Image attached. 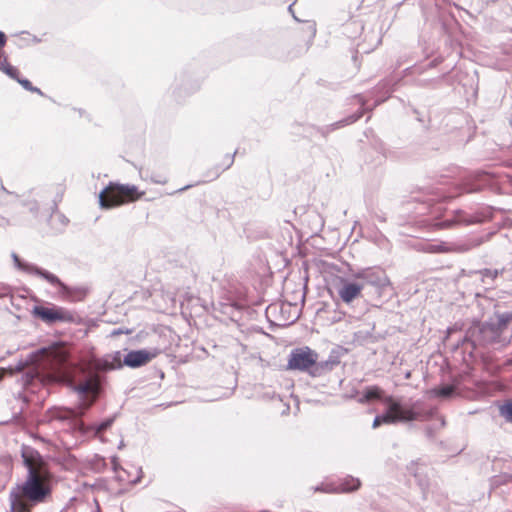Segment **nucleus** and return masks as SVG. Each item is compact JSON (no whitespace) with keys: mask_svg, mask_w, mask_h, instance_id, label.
Returning a JSON list of instances; mask_svg holds the SVG:
<instances>
[{"mask_svg":"<svg viewBox=\"0 0 512 512\" xmlns=\"http://www.w3.org/2000/svg\"><path fill=\"white\" fill-rule=\"evenodd\" d=\"M236 152H234L232 155L227 154L224 158V164L215 165L206 175L207 180L206 181H212L217 179L225 170L229 169L233 162H234V156Z\"/></svg>","mask_w":512,"mask_h":512,"instance_id":"obj_22","label":"nucleus"},{"mask_svg":"<svg viewBox=\"0 0 512 512\" xmlns=\"http://www.w3.org/2000/svg\"><path fill=\"white\" fill-rule=\"evenodd\" d=\"M137 197V187L135 185H130V201L136 199Z\"/></svg>","mask_w":512,"mask_h":512,"instance_id":"obj_36","label":"nucleus"},{"mask_svg":"<svg viewBox=\"0 0 512 512\" xmlns=\"http://www.w3.org/2000/svg\"><path fill=\"white\" fill-rule=\"evenodd\" d=\"M384 403L387 409L384 413L377 415L373 420V428L382 424H393L398 422L427 421L437 415L434 407L425 408L420 401L413 402L410 406L394 400L392 396H385Z\"/></svg>","mask_w":512,"mask_h":512,"instance_id":"obj_3","label":"nucleus"},{"mask_svg":"<svg viewBox=\"0 0 512 512\" xmlns=\"http://www.w3.org/2000/svg\"><path fill=\"white\" fill-rule=\"evenodd\" d=\"M374 147L384 157H388L389 151L386 148V145L381 140H376L374 143Z\"/></svg>","mask_w":512,"mask_h":512,"instance_id":"obj_32","label":"nucleus"},{"mask_svg":"<svg viewBox=\"0 0 512 512\" xmlns=\"http://www.w3.org/2000/svg\"><path fill=\"white\" fill-rule=\"evenodd\" d=\"M500 414L512 423V401H507L500 407Z\"/></svg>","mask_w":512,"mask_h":512,"instance_id":"obj_31","label":"nucleus"},{"mask_svg":"<svg viewBox=\"0 0 512 512\" xmlns=\"http://www.w3.org/2000/svg\"><path fill=\"white\" fill-rule=\"evenodd\" d=\"M86 368L91 371H106L114 369L113 363H109L103 359L92 358L87 364Z\"/></svg>","mask_w":512,"mask_h":512,"instance_id":"obj_25","label":"nucleus"},{"mask_svg":"<svg viewBox=\"0 0 512 512\" xmlns=\"http://www.w3.org/2000/svg\"><path fill=\"white\" fill-rule=\"evenodd\" d=\"M124 364L128 365V356L124 358Z\"/></svg>","mask_w":512,"mask_h":512,"instance_id":"obj_47","label":"nucleus"},{"mask_svg":"<svg viewBox=\"0 0 512 512\" xmlns=\"http://www.w3.org/2000/svg\"><path fill=\"white\" fill-rule=\"evenodd\" d=\"M406 469H407L408 474L412 475L415 478L423 495H425V493L429 487L427 466L418 460H416V461L413 460L407 465Z\"/></svg>","mask_w":512,"mask_h":512,"instance_id":"obj_14","label":"nucleus"},{"mask_svg":"<svg viewBox=\"0 0 512 512\" xmlns=\"http://www.w3.org/2000/svg\"><path fill=\"white\" fill-rule=\"evenodd\" d=\"M442 62V59L441 58H435L434 60H432L428 65L427 67L428 68H434L436 67L439 63Z\"/></svg>","mask_w":512,"mask_h":512,"instance_id":"obj_37","label":"nucleus"},{"mask_svg":"<svg viewBox=\"0 0 512 512\" xmlns=\"http://www.w3.org/2000/svg\"><path fill=\"white\" fill-rule=\"evenodd\" d=\"M99 376L97 373L90 374L87 379L77 384L76 389L84 396H92L89 405L95 400L99 391Z\"/></svg>","mask_w":512,"mask_h":512,"instance_id":"obj_17","label":"nucleus"},{"mask_svg":"<svg viewBox=\"0 0 512 512\" xmlns=\"http://www.w3.org/2000/svg\"><path fill=\"white\" fill-rule=\"evenodd\" d=\"M32 315L48 325L56 323L79 324L81 321L80 316L75 311L56 305L35 306Z\"/></svg>","mask_w":512,"mask_h":512,"instance_id":"obj_5","label":"nucleus"},{"mask_svg":"<svg viewBox=\"0 0 512 512\" xmlns=\"http://www.w3.org/2000/svg\"><path fill=\"white\" fill-rule=\"evenodd\" d=\"M128 198V187L109 184L99 195L100 205L104 208L118 206Z\"/></svg>","mask_w":512,"mask_h":512,"instance_id":"obj_11","label":"nucleus"},{"mask_svg":"<svg viewBox=\"0 0 512 512\" xmlns=\"http://www.w3.org/2000/svg\"><path fill=\"white\" fill-rule=\"evenodd\" d=\"M19 75H20V72H19V70L17 69V76H15V77H11V78H12V79H15L19 84H21V86H22L24 89H26V90H28V91H31V92H36V93L42 94V92L40 91V89H38V88L34 87V86L32 85V83H31L29 80H27V79H21V78L19 77Z\"/></svg>","mask_w":512,"mask_h":512,"instance_id":"obj_30","label":"nucleus"},{"mask_svg":"<svg viewBox=\"0 0 512 512\" xmlns=\"http://www.w3.org/2000/svg\"><path fill=\"white\" fill-rule=\"evenodd\" d=\"M351 277L359 280V283L373 286L377 289L379 294H382L388 287H391V282L384 269L374 266L358 269L351 272Z\"/></svg>","mask_w":512,"mask_h":512,"instance_id":"obj_7","label":"nucleus"},{"mask_svg":"<svg viewBox=\"0 0 512 512\" xmlns=\"http://www.w3.org/2000/svg\"><path fill=\"white\" fill-rule=\"evenodd\" d=\"M375 326L370 328L359 329L353 333V342L357 345L364 346L378 342L379 336L374 333Z\"/></svg>","mask_w":512,"mask_h":512,"instance_id":"obj_20","label":"nucleus"},{"mask_svg":"<svg viewBox=\"0 0 512 512\" xmlns=\"http://www.w3.org/2000/svg\"><path fill=\"white\" fill-rule=\"evenodd\" d=\"M383 390L378 386H368L363 391L362 396L358 399L360 403H366L372 400H382L384 402Z\"/></svg>","mask_w":512,"mask_h":512,"instance_id":"obj_24","label":"nucleus"},{"mask_svg":"<svg viewBox=\"0 0 512 512\" xmlns=\"http://www.w3.org/2000/svg\"><path fill=\"white\" fill-rule=\"evenodd\" d=\"M345 353L342 348L332 349L326 360L319 361L316 359L310 376L313 378H319L326 376L333 371L341 362V356Z\"/></svg>","mask_w":512,"mask_h":512,"instance_id":"obj_12","label":"nucleus"},{"mask_svg":"<svg viewBox=\"0 0 512 512\" xmlns=\"http://www.w3.org/2000/svg\"><path fill=\"white\" fill-rule=\"evenodd\" d=\"M512 320V312H495L486 321L474 320L465 331V335L455 345V349L469 344L472 350L500 343L502 334Z\"/></svg>","mask_w":512,"mask_h":512,"instance_id":"obj_2","label":"nucleus"},{"mask_svg":"<svg viewBox=\"0 0 512 512\" xmlns=\"http://www.w3.org/2000/svg\"><path fill=\"white\" fill-rule=\"evenodd\" d=\"M221 311L232 319L240 313L242 306L239 303H220Z\"/></svg>","mask_w":512,"mask_h":512,"instance_id":"obj_27","label":"nucleus"},{"mask_svg":"<svg viewBox=\"0 0 512 512\" xmlns=\"http://www.w3.org/2000/svg\"><path fill=\"white\" fill-rule=\"evenodd\" d=\"M190 187H191V185H186V186H184L183 188H180L178 191H179V192H182V191H184V190H186V189H188V188H190Z\"/></svg>","mask_w":512,"mask_h":512,"instance_id":"obj_46","label":"nucleus"},{"mask_svg":"<svg viewBox=\"0 0 512 512\" xmlns=\"http://www.w3.org/2000/svg\"><path fill=\"white\" fill-rule=\"evenodd\" d=\"M310 28H311V34H312V36H315V34H316V28H315V25H314V24H310Z\"/></svg>","mask_w":512,"mask_h":512,"instance_id":"obj_45","label":"nucleus"},{"mask_svg":"<svg viewBox=\"0 0 512 512\" xmlns=\"http://www.w3.org/2000/svg\"><path fill=\"white\" fill-rule=\"evenodd\" d=\"M199 87L200 83L197 80L192 79L185 73H181L175 78L174 93L178 92L181 94L184 91L186 94H190L197 91Z\"/></svg>","mask_w":512,"mask_h":512,"instance_id":"obj_19","label":"nucleus"},{"mask_svg":"<svg viewBox=\"0 0 512 512\" xmlns=\"http://www.w3.org/2000/svg\"><path fill=\"white\" fill-rule=\"evenodd\" d=\"M26 271L42 277L52 285L59 287L60 297L67 302H82L87 297L89 290L83 286L71 287L64 284L56 275L43 270L37 266H28Z\"/></svg>","mask_w":512,"mask_h":512,"instance_id":"obj_4","label":"nucleus"},{"mask_svg":"<svg viewBox=\"0 0 512 512\" xmlns=\"http://www.w3.org/2000/svg\"><path fill=\"white\" fill-rule=\"evenodd\" d=\"M440 421V427H444L446 425L445 418L443 416H438Z\"/></svg>","mask_w":512,"mask_h":512,"instance_id":"obj_43","label":"nucleus"},{"mask_svg":"<svg viewBox=\"0 0 512 512\" xmlns=\"http://www.w3.org/2000/svg\"><path fill=\"white\" fill-rule=\"evenodd\" d=\"M445 78V75H442L436 79H430V80H419L418 82V85L419 86H422V87H425V86H428V85H433V87H435L434 84L438 83L439 81L443 80Z\"/></svg>","mask_w":512,"mask_h":512,"instance_id":"obj_34","label":"nucleus"},{"mask_svg":"<svg viewBox=\"0 0 512 512\" xmlns=\"http://www.w3.org/2000/svg\"><path fill=\"white\" fill-rule=\"evenodd\" d=\"M364 283L344 281L338 290L339 297L344 303H351L360 296Z\"/></svg>","mask_w":512,"mask_h":512,"instance_id":"obj_16","label":"nucleus"},{"mask_svg":"<svg viewBox=\"0 0 512 512\" xmlns=\"http://www.w3.org/2000/svg\"><path fill=\"white\" fill-rule=\"evenodd\" d=\"M448 121H455L457 124H462L464 122V115L461 112L451 113L447 116Z\"/></svg>","mask_w":512,"mask_h":512,"instance_id":"obj_33","label":"nucleus"},{"mask_svg":"<svg viewBox=\"0 0 512 512\" xmlns=\"http://www.w3.org/2000/svg\"><path fill=\"white\" fill-rule=\"evenodd\" d=\"M318 353L308 346L294 348L288 356L287 369L305 372L310 376Z\"/></svg>","mask_w":512,"mask_h":512,"instance_id":"obj_8","label":"nucleus"},{"mask_svg":"<svg viewBox=\"0 0 512 512\" xmlns=\"http://www.w3.org/2000/svg\"><path fill=\"white\" fill-rule=\"evenodd\" d=\"M423 250L428 253H444L450 251V248L446 243H426L424 244Z\"/></svg>","mask_w":512,"mask_h":512,"instance_id":"obj_29","label":"nucleus"},{"mask_svg":"<svg viewBox=\"0 0 512 512\" xmlns=\"http://www.w3.org/2000/svg\"><path fill=\"white\" fill-rule=\"evenodd\" d=\"M7 43V37L4 32L0 31V71L9 77L17 76V68L11 65L5 55L3 48Z\"/></svg>","mask_w":512,"mask_h":512,"instance_id":"obj_21","label":"nucleus"},{"mask_svg":"<svg viewBox=\"0 0 512 512\" xmlns=\"http://www.w3.org/2000/svg\"><path fill=\"white\" fill-rule=\"evenodd\" d=\"M108 425H109V423H102V424L98 427L97 432H98V433H101L102 431H104V430L107 428V426H108Z\"/></svg>","mask_w":512,"mask_h":512,"instance_id":"obj_40","label":"nucleus"},{"mask_svg":"<svg viewBox=\"0 0 512 512\" xmlns=\"http://www.w3.org/2000/svg\"><path fill=\"white\" fill-rule=\"evenodd\" d=\"M433 396L440 398H450L456 393V386L452 384H445L439 387H434L430 390Z\"/></svg>","mask_w":512,"mask_h":512,"instance_id":"obj_26","label":"nucleus"},{"mask_svg":"<svg viewBox=\"0 0 512 512\" xmlns=\"http://www.w3.org/2000/svg\"><path fill=\"white\" fill-rule=\"evenodd\" d=\"M161 352L162 349L159 347L130 350V368H139L148 364L150 361L155 359Z\"/></svg>","mask_w":512,"mask_h":512,"instance_id":"obj_13","label":"nucleus"},{"mask_svg":"<svg viewBox=\"0 0 512 512\" xmlns=\"http://www.w3.org/2000/svg\"><path fill=\"white\" fill-rule=\"evenodd\" d=\"M425 431H426V435H427L429 438L433 437V430H432V428H431V427H427Z\"/></svg>","mask_w":512,"mask_h":512,"instance_id":"obj_42","label":"nucleus"},{"mask_svg":"<svg viewBox=\"0 0 512 512\" xmlns=\"http://www.w3.org/2000/svg\"><path fill=\"white\" fill-rule=\"evenodd\" d=\"M484 185L485 182L482 180V177L466 179L459 188V194L479 192Z\"/></svg>","mask_w":512,"mask_h":512,"instance_id":"obj_23","label":"nucleus"},{"mask_svg":"<svg viewBox=\"0 0 512 512\" xmlns=\"http://www.w3.org/2000/svg\"><path fill=\"white\" fill-rule=\"evenodd\" d=\"M470 249V246L467 245V244H463V245H460L459 248H458V251L460 252H465V251H468Z\"/></svg>","mask_w":512,"mask_h":512,"instance_id":"obj_39","label":"nucleus"},{"mask_svg":"<svg viewBox=\"0 0 512 512\" xmlns=\"http://www.w3.org/2000/svg\"><path fill=\"white\" fill-rule=\"evenodd\" d=\"M295 1L290 4L288 6V12L292 15V17L297 21V22H301V20L299 18L296 17L295 13H294V10H293V5H294Z\"/></svg>","mask_w":512,"mask_h":512,"instance_id":"obj_38","label":"nucleus"},{"mask_svg":"<svg viewBox=\"0 0 512 512\" xmlns=\"http://www.w3.org/2000/svg\"><path fill=\"white\" fill-rule=\"evenodd\" d=\"M375 218L380 222H386V217L384 215L376 214Z\"/></svg>","mask_w":512,"mask_h":512,"instance_id":"obj_41","label":"nucleus"},{"mask_svg":"<svg viewBox=\"0 0 512 512\" xmlns=\"http://www.w3.org/2000/svg\"><path fill=\"white\" fill-rule=\"evenodd\" d=\"M453 331V328H448L447 333L450 334Z\"/></svg>","mask_w":512,"mask_h":512,"instance_id":"obj_48","label":"nucleus"},{"mask_svg":"<svg viewBox=\"0 0 512 512\" xmlns=\"http://www.w3.org/2000/svg\"><path fill=\"white\" fill-rule=\"evenodd\" d=\"M137 471H138L139 473H142V469H141V468H137Z\"/></svg>","mask_w":512,"mask_h":512,"instance_id":"obj_49","label":"nucleus"},{"mask_svg":"<svg viewBox=\"0 0 512 512\" xmlns=\"http://www.w3.org/2000/svg\"><path fill=\"white\" fill-rule=\"evenodd\" d=\"M423 194L426 197L425 199H421L418 196H415L414 199L417 201H421L423 208H421L418 213L426 214L430 212V209L434 202L444 199L446 196L443 192H440L438 189H423Z\"/></svg>","mask_w":512,"mask_h":512,"instance_id":"obj_18","label":"nucleus"},{"mask_svg":"<svg viewBox=\"0 0 512 512\" xmlns=\"http://www.w3.org/2000/svg\"><path fill=\"white\" fill-rule=\"evenodd\" d=\"M352 101L360 105V108L353 114L336 121L334 123H331L329 125L324 126H317L313 125L312 129L314 130L315 135H320L323 138H326L331 132L343 128L347 125L353 124L356 121H358L364 114L365 109L364 106L366 104V99L361 94H356L352 97Z\"/></svg>","mask_w":512,"mask_h":512,"instance_id":"obj_9","label":"nucleus"},{"mask_svg":"<svg viewBox=\"0 0 512 512\" xmlns=\"http://www.w3.org/2000/svg\"><path fill=\"white\" fill-rule=\"evenodd\" d=\"M484 275L486 277H490L492 279H495L498 276V271L497 270L486 269Z\"/></svg>","mask_w":512,"mask_h":512,"instance_id":"obj_35","label":"nucleus"},{"mask_svg":"<svg viewBox=\"0 0 512 512\" xmlns=\"http://www.w3.org/2000/svg\"><path fill=\"white\" fill-rule=\"evenodd\" d=\"M140 478H141V476L138 475L135 479L130 480V485L138 483L140 481Z\"/></svg>","mask_w":512,"mask_h":512,"instance_id":"obj_44","label":"nucleus"},{"mask_svg":"<svg viewBox=\"0 0 512 512\" xmlns=\"http://www.w3.org/2000/svg\"><path fill=\"white\" fill-rule=\"evenodd\" d=\"M22 458L27 475L24 482L10 490L6 512H32L36 505L46 502L52 494L53 474L48 462L34 449L24 450Z\"/></svg>","mask_w":512,"mask_h":512,"instance_id":"obj_1","label":"nucleus"},{"mask_svg":"<svg viewBox=\"0 0 512 512\" xmlns=\"http://www.w3.org/2000/svg\"><path fill=\"white\" fill-rule=\"evenodd\" d=\"M361 486L359 478L347 475L337 482L322 483L314 488L315 491L325 493H350L358 490Z\"/></svg>","mask_w":512,"mask_h":512,"instance_id":"obj_10","label":"nucleus"},{"mask_svg":"<svg viewBox=\"0 0 512 512\" xmlns=\"http://www.w3.org/2000/svg\"><path fill=\"white\" fill-rule=\"evenodd\" d=\"M377 91H380V90H384L385 91V97L382 98V99H379V100H376L375 101V106L379 105L380 103H382L385 99H387L390 94L393 92V84H392V80H384L383 82H381L378 86H377Z\"/></svg>","mask_w":512,"mask_h":512,"instance_id":"obj_28","label":"nucleus"},{"mask_svg":"<svg viewBox=\"0 0 512 512\" xmlns=\"http://www.w3.org/2000/svg\"><path fill=\"white\" fill-rule=\"evenodd\" d=\"M68 359V352L62 343L53 344L39 352L38 365L41 369L59 374Z\"/></svg>","mask_w":512,"mask_h":512,"instance_id":"obj_6","label":"nucleus"},{"mask_svg":"<svg viewBox=\"0 0 512 512\" xmlns=\"http://www.w3.org/2000/svg\"><path fill=\"white\" fill-rule=\"evenodd\" d=\"M480 221V218L476 215H471L463 210H455L451 218L445 219L437 223V226L441 229H445L450 228L454 225L468 226Z\"/></svg>","mask_w":512,"mask_h":512,"instance_id":"obj_15","label":"nucleus"}]
</instances>
